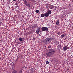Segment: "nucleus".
Wrapping results in <instances>:
<instances>
[{
    "instance_id": "f257e3e1",
    "label": "nucleus",
    "mask_w": 73,
    "mask_h": 73,
    "mask_svg": "<svg viewBox=\"0 0 73 73\" xmlns=\"http://www.w3.org/2000/svg\"><path fill=\"white\" fill-rule=\"evenodd\" d=\"M53 40V38H46L44 40V42H50L51 41Z\"/></svg>"
},
{
    "instance_id": "f03ea898",
    "label": "nucleus",
    "mask_w": 73,
    "mask_h": 73,
    "mask_svg": "<svg viewBox=\"0 0 73 73\" xmlns=\"http://www.w3.org/2000/svg\"><path fill=\"white\" fill-rule=\"evenodd\" d=\"M42 31V32H44V31H45V32H47L48 31V28L46 27H42L41 28Z\"/></svg>"
},
{
    "instance_id": "7ed1b4c3",
    "label": "nucleus",
    "mask_w": 73,
    "mask_h": 73,
    "mask_svg": "<svg viewBox=\"0 0 73 73\" xmlns=\"http://www.w3.org/2000/svg\"><path fill=\"white\" fill-rule=\"evenodd\" d=\"M40 27H38L36 29V34H38V33H39V32L40 31Z\"/></svg>"
},
{
    "instance_id": "20e7f679",
    "label": "nucleus",
    "mask_w": 73,
    "mask_h": 73,
    "mask_svg": "<svg viewBox=\"0 0 73 73\" xmlns=\"http://www.w3.org/2000/svg\"><path fill=\"white\" fill-rule=\"evenodd\" d=\"M70 48L69 47H68L67 46H65L64 47H63V50L64 51L67 50V49H69Z\"/></svg>"
},
{
    "instance_id": "39448f33",
    "label": "nucleus",
    "mask_w": 73,
    "mask_h": 73,
    "mask_svg": "<svg viewBox=\"0 0 73 73\" xmlns=\"http://www.w3.org/2000/svg\"><path fill=\"white\" fill-rule=\"evenodd\" d=\"M46 55L48 57H50V56H51V53L49 51L48 52L46 53Z\"/></svg>"
},
{
    "instance_id": "423d86ee",
    "label": "nucleus",
    "mask_w": 73,
    "mask_h": 73,
    "mask_svg": "<svg viewBox=\"0 0 73 73\" xmlns=\"http://www.w3.org/2000/svg\"><path fill=\"white\" fill-rule=\"evenodd\" d=\"M49 52H50V53H54L55 52V51L53 49H49Z\"/></svg>"
},
{
    "instance_id": "0eeeda50",
    "label": "nucleus",
    "mask_w": 73,
    "mask_h": 73,
    "mask_svg": "<svg viewBox=\"0 0 73 73\" xmlns=\"http://www.w3.org/2000/svg\"><path fill=\"white\" fill-rule=\"evenodd\" d=\"M44 15L45 17H48L49 15V14L47 13V12L45 13L44 14Z\"/></svg>"
},
{
    "instance_id": "6e6552de",
    "label": "nucleus",
    "mask_w": 73,
    "mask_h": 73,
    "mask_svg": "<svg viewBox=\"0 0 73 73\" xmlns=\"http://www.w3.org/2000/svg\"><path fill=\"white\" fill-rule=\"evenodd\" d=\"M47 13L49 15H50L52 13V11L50 10H48L47 11Z\"/></svg>"
},
{
    "instance_id": "1a4fd4ad",
    "label": "nucleus",
    "mask_w": 73,
    "mask_h": 73,
    "mask_svg": "<svg viewBox=\"0 0 73 73\" xmlns=\"http://www.w3.org/2000/svg\"><path fill=\"white\" fill-rule=\"evenodd\" d=\"M40 16L41 17H45V14L42 13L41 14Z\"/></svg>"
},
{
    "instance_id": "9d476101",
    "label": "nucleus",
    "mask_w": 73,
    "mask_h": 73,
    "mask_svg": "<svg viewBox=\"0 0 73 73\" xmlns=\"http://www.w3.org/2000/svg\"><path fill=\"white\" fill-rule=\"evenodd\" d=\"M27 1H26V0H25L24 2V4L25 5H27V4L28 3L27 2Z\"/></svg>"
},
{
    "instance_id": "9b49d317",
    "label": "nucleus",
    "mask_w": 73,
    "mask_h": 73,
    "mask_svg": "<svg viewBox=\"0 0 73 73\" xmlns=\"http://www.w3.org/2000/svg\"><path fill=\"white\" fill-rule=\"evenodd\" d=\"M27 8H29L30 7H31V5L29 4V3H28V4H27V5H26Z\"/></svg>"
},
{
    "instance_id": "f8f14e48",
    "label": "nucleus",
    "mask_w": 73,
    "mask_h": 73,
    "mask_svg": "<svg viewBox=\"0 0 73 73\" xmlns=\"http://www.w3.org/2000/svg\"><path fill=\"white\" fill-rule=\"evenodd\" d=\"M59 20H57L56 22V25H59V24H60V23H59Z\"/></svg>"
},
{
    "instance_id": "ddd939ff",
    "label": "nucleus",
    "mask_w": 73,
    "mask_h": 73,
    "mask_svg": "<svg viewBox=\"0 0 73 73\" xmlns=\"http://www.w3.org/2000/svg\"><path fill=\"white\" fill-rule=\"evenodd\" d=\"M19 41H20V42H22V41H23V39L22 38H19Z\"/></svg>"
},
{
    "instance_id": "4468645a",
    "label": "nucleus",
    "mask_w": 73,
    "mask_h": 73,
    "mask_svg": "<svg viewBox=\"0 0 73 73\" xmlns=\"http://www.w3.org/2000/svg\"><path fill=\"white\" fill-rule=\"evenodd\" d=\"M60 36L62 38H65V35L62 34Z\"/></svg>"
},
{
    "instance_id": "2eb2a0df",
    "label": "nucleus",
    "mask_w": 73,
    "mask_h": 73,
    "mask_svg": "<svg viewBox=\"0 0 73 73\" xmlns=\"http://www.w3.org/2000/svg\"><path fill=\"white\" fill-rule=\"evenodd\" d=\"M56 34L58 35H61V33H60V32L58 31L56 32Z\"/></svg>"
},
{
    "instance_id": "dca6fc26",
    "label": "nucleus",
    "mask_w": 73,
    "mask_h": 73,
    "mask_svg": "<svg viewBox=\"0 0 73 73\" xmlns=\"http://www.w3.org/2000/svg\"><path fill=\"white\" fill-rule=\"evenodd\" d=\"M13 73H17V72L16 70H15V71H13Z\"/></svg>"
},
{
    "instance_id": "f3484780",
    "label": "nucleus",
    "mask_w": 73,
    "mask_h": 73,
    "mask_svg": "<svg viewBox=\"0 0 73 73\" xmlns=\"http://www.w3.org/2000/svg\"><path fill=\"white\" fill-rule=\"evenodd\" d=\"M34 28H37V25H36L34 26Z\"/></svg>"
},
{
    "instance_id": "a211bd4d",
    "label": "nucleus",
    "mask_w": 73,
    "mask_h": 73,
    "mask_svg": "<svg viewBox=\"0 0 73 73\" xmlns=\"http://www.w3.org/2000/svg\"><path fill=\"white\" fill-rule=\"evenodd\" d=\"M36 13H38L39 12V10H37L36 11Z\"/></svg>"
},
{
    "instance_id": "6ab92c4d",
    "label": "nucleus",
    "mask_w": 73,
    "mask_h": 73,
    "mask_svg": "<svg viewBox=\"0 0 73 73\" xmlns=\"http://www.w3.org/2000/svg\"><path fill=\"white\" fill-rule=\"evenodd\" d=\"M46 64H48L49 63V62L48 61H47L46 62Z\"/></svg>"
},
{
    "instance_id": "aec40b11",
    "label": "nucleus",
    "mask_w": 73,
    "mask_h": 73,
    "mask_svg": "<svg viewBox=\"0 0 73 73\" xmlns=\"http://www.w3.org/2000/svg\"><path fill=\"white\" fill-rule=\"evenodd\" d=\"M55 43L56 44H58V41H55Z\"/></svg>"
},
{
    "instance_id": "412c9836",
    "label": "nucleus",
    "mask_w": 73,
    "mask_h": 73,
    "mask_svg": "<svg viewBox=\"0 0 73 73\" xmlns=\"http://www.w3.org/2000/svg\"><path fill=\"white\" fill-rule=\"evenodd\" d=\"M48 48H51V46H48Z\"/></svg>"
},
{
    "instance_id": "4be33fe9",
    "label": "nucleus",
    "mask_w": 73,
    "mask_h": 73,
    "mask_svg": "<svg viewBox=\"0 0 73 73\" xmlns=\"http://www.w3.org/2000/svg\"><path fill=\"white\" fill-rule=\"evenodd\" d=\"M19 73H22V71L20 70Z\"/></svg>"
},
{
    "instance_id": "5701e85b",
    "label": "nucleus",
    "mask_w": 73,
    "mask_h": 73,
    "mask_svg": "<svg viewBox=\"0 0 73 73\" xmlns=\"http://www.w3.org/2000/svg\"><path fill=\"white\" fill-rule=\"evenodd\" d=\"M27 0V1L28 2V3H29V2L30 1V0Z\"/></svg>"
},
{
    "instance_id": "b1692460",
    "label": "nucleus",
    "mask_w": 73,
    "mask_h": 73,
    "mask_svg": "<svg viewBox=\"0 0 73 73\" xmlns=\"http://www.w3.org/2000/svg\"><path fill=\"white\" fill-rule=\"evenodd\" d=\"M31 1V2H32L33 1V0H30Z\"/></svg>"
},
{
    "instance_id": "393cba45",
    "label": "nucleus",
    "mask_w": 73,
    "mask_h": 73,
    "mask_svg": "<svg viewBox=\"0 0 73 73\" xmlns=\"http://www.w3.org/2000/svg\"><path fill=\"white\" fill-rule=\"evenodd\" d=\"M15 5H18V4L17 3H16L15 4Z\"/></svg>"
},
{
    "instance_id": "a878e982",
    "label": "nucleus",
    "mask_w": 73,
    "mask_h": 73,
    "mask_svg": "<svg viewBox=\"0 0 73 73\" xmlns=\"http://www.w3.org/2000/svg\"><path fill=\"white\" fill-rule=\"evenodd\" d=\"M18 58H17V59H16V61H17V60H18Z\"/></svg>"
},
{
    "instance_id": "bb28decb",
    "label": "nucleus",
    "mask_w": 73,
    "mask_h": 73,
    "mask_svg": "<svg viewBox=\"0 0 73 73\" xmlns=\"http://www.w3.org/2000/svg\"><path fill=\"white\" fill-rule=\"evenodd\" d=\"M69 68H68V69H67L68 70H69Z\"/></svg>"
},
{
    "instance_id": "cd10ccee",
    "label": "nucleus",
    "mask_w": 73,
    "mask_h": 73,
    "mask_svg": "<svg viewBox=\"0 0 73 73\" xmlns=\"http://www.w3.org/2000/svg\"><path fill=\"white\" fill-rule=\"evenodd\" d=\"M0 23H2V21H1L0 20Z\"/></svg>"
},
{
    "instance_id": "c85d7f7f",
    "label": "nucleus",
    "mask_w": 73,
    "mask_h": 73,
    "mask_svg": "<svg viewBox=\"0 0 73 73\" xmlns=\"http://www.w3.org/2000/svg\"><path fill=\"white\" fill-rule=\"evenodd\" d=\"M16 0H13V1H15Z\"/></svg>"
},
{
    "instance_id": "c756f323",
    "label": "nucleus",
    "mask_w": 73,
    "mask_h": 73,
    "mask_svg": "<svg viewBox=\"0 0 73 73\" xmlns=\"http://www.w3.org/2000/svg\"><path fill=\"white\" fill-rule=\"evenodd\" d=\"M39 36H41V35H40V34L39 35Z\"/></svg>"
},
{
    "instance_id": "7c9ffc66",
    "label": "nucleus",
    "mask_w": 73,
    "mask_h": 73,
    "mask_svg": "<svg viewBox=\"0 0 73 73\" xmlns=\"http://www.w3.org/2000/svg\"><path fill=\"white\" fill-rule=\"evenodd\" d=\"M46 8H48V7H46Z\"/></svg>"
},
{
    "instance_id": "2f4dec72",
    "label": "nucleus",
    "mask_w": 73,
    "mask_h": 73,
    "mask_svg": "<svg viewBox=\"0 0 73 73\" xmlns=\"http://www.w3.org/2000/svg\"><path fill=\"white\" fill-rule=\"evenodd\" d=\"M52 8H53V7H52Z\"/></svg>"
},
{
    "instance_id": "473e14b6",
    "label": "nucleus",
    "mask_w": 73,
    "mask_h": 73,
    "mask_svg": "<svg viewBox=\"0 0 73 73\" xmlns=\"http://www.w3.org/2000/svg\"><path fill=\"white\" fill-rule=\"evenodd\" d=\"M21 43H19V44H20Z\"/></svg>"
}]
</instances>
